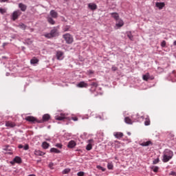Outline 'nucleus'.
Masks as SVG:
<instances>
[{
  "mask_svg": "<svg viewBox=\"0 0 176 176\" xmlns=\"http://www.w3.org/2000/svg\"><path fill=\"white\" fill-rule=\"evenodd\" d=\"M60 35V32H58V26L54 27L49 33L44 34L45 38L47 39H52V38H56Z\"/></svg>",
  "mask_w": 176,
  "mask_h": 176,
  "instance_id": "nucleus-1",
  "label": "nucleus"
},
{
  "mask_svg": "<svg viewBox=\"0 0 176 176\" xmlns=\"http://www.w3.org/2000/svg\"><path fill=\"white\" fill-rule=\"evenodd\" d=\"M173 156H174V153H173L171 150L166 149L164 151L162 162L164 163H167V162H170V160L173 159Z\"/></svg>",
  "mask_w": 176,
  "mask_h": 176,
  "instance_id": "nucleus-2",
  "label": "nucleus"
},
{
  "mask_svg": "<svg viewBox=\"0 0 176 176\" xmlns=\"http://www.w3.org/2000/svg\"><path fill=\"white\" fill-rule=\"evenodd\" d=\"M20 16H21V11H20L19 10H15L12 12L11 15V20H12V21H16L17 19L20 17Z\"/></svg>",
  "mask_w": 176,
  "mask_h": 176,
  "instance_id": "nucleus-3",
  "label": "nucleus"
},
{
  "mask_svg": "<svg viewBox=\"0 0 176 176\" xmlns=\"http://www.w3.org/2000/svg\"><path fill=\"white\" fill-rule=\"evenodd\" d=\"M63 36L65 41H66V43H68V45H71V43L74 42V38H72V36H71V34L67 33L64 34Z\"/></svg>",
  "mask_w": 176,
  "mask_h": 176,
  "instance_id": "nucleus-4",
  "label": "nucleus"
},
{
  "mask_svg": "<svg viewBox=\"0 0 176 176\" xmlns=\"http://www.w3.org/2000/svg\"><path fill=\"white\" fill-rule=\"evenodd\" d=\"M25 120H27V122H30V123H38L39 122V120L36 119V118L34 116H28L25 117Z\"/></svg>",
  "mask_w": 176,
  "mask_h": 176,
  "instance_id": "nucleus-5",
  "label": "nucleus"
},
{
  "mask_svg": "<svg viewBox=\"0 0 176 176\" xmlns=\"http://www.w3.org/2000/svg\"><path fill=\"white\" fill-rule=\"evenodd\" d=\"M50 120V115L45 114L43 116V119L38 121V123H45V122H49Z\"/></svg>",
  "mask_w": 176,
  "mask_h": 176,
  "instance_id": "nucleus-6",
  "label": "nucleus"
},
{
  "mask_svg": "<svg viewBox=\"0 0 176 176\" xmlns=\"http://www.w3.org/2000/svg\"><path fill=\"white\" fill-rule=\"evenodd\" d=\"M56 56L57 60H64V52H63L62 51H57Z\"/></svg>",
  "mask_w": 176,
  "mask_h": 176,
  "instance_id": "nucleus-7",
  "label": "nucleus"
},
{
  "mask_svg": "<svg viewBox=\"0 0 176 176\" xmlns=\"http://www.w3.org/2000/svg\"><path fill=\"white\" fill-rule=\"evenodd\" d=\"M76 146V142L75 140H71L68 142L67 148L72 149V148H75Z\"/></svg>",
  "mask_w": 176,
  "mask_h": 176,
  "instance_id": "nucleus-8",
  "label": "nucleus"
},
{
  "mask_svg": "<svg viewBox=\"0 0 176 176\" xmlns=\"http://www.w3.org/2000/svg\"><path fill=\"white\" fill-rule=\"evenodd\" d=\"M89 84L86 83L85 81H81L78 84H77L76 87L80 88L87 87Z\"/></svg>",
  "mask_w": 176,
  "mask_h": 176,
  "instance_id": "nucleus-9",
  "label": "nucleus"
},
{
  "mask_svg": "<svg viewBox=\"0 0 176 176\" xmlns=\"http://www.w3.org/2000/svg\"><path fill=\"white\" fill-rule=\"evenodd\" d=\"M50 14L52 19H57V17H58V13L54 11V10H52L50 12Z\"/></svg>",
  "mask_w": 176,
  "mask_h": 176,
  "instance_id": "nucleus-10",
  "label": "nucleus"
},
{
  "mask_svg": "<svg viewBox=\"0 0 176 176\" xmlns=\"http://www.w3.org/2000/svg\"><path fill=\"white\" fill-rule=\"evenodd\" d=\"M19 8L21 12H25V10H27V6L23 3H19Z\"/></svg>",
  "mask_w": 176,
  "mask_h": 176,
  "instance_id": "nucleus-11",
  "label": "nucleus"
},
{
  "mask_svg": "<svg viewBox=\"0 0 176 176\" xmlns=\"http://www.w3.org/2000/svg\"><path fill=\"white\" fill-rule=\"evenodd\" d=\"M88 8L91 10H96L97 9V4H96L94 3H89L88 4Z\"/></svg>",
  "mask_w": 176,
  "mask_h": 176,
  "instance_id": "nucleus-12",
  "label": "nucleus"
},
{
  "mask_svg": "<svg viewBox=\"0 0 176 176\" xmlns=\"http://www.w3.org/2000/svg\"><path fill=\"white\" fill-rule=\"evenodd\" d=\"M6 126L10 127V128L16 127V124L10 121H7L6 122Z\"/></svg>",
  "mask_w": 176,
  "mask_h": 176,
  "instance_id": "nucleus-13",
  "label": "nucleus"
},
{
  "mask_svg": "<svg viewBox=\"0 0 176 176\" xmlns=\"http://www.w3.org/2000/svg\"><path fill=\"white\" fill-rule=\"evenodd\" d=\"M114 137H116V138H118V140H120V138H122V137H123V133L122 132H116L113 133Z\"/></svg>",
  "mask_w": 176,
  "mask_h": 176,
  "instance_id": "nucleus-14",
  "label": "nucleus"
},
{
  "mask_svg": "<svg viewBox=\"0 0 176 176\" xmlns=\"http://www.w3.org/2000/svg\"><path fill=\"white\" fill-rule=\"evenodd\" d=\"M165 6H166V4L164 3H162V2H160V3L157 2L155 3V6L157 8H158V9H160V10H162V9H163V7Z\"/></svg>",
  "mask_w": 176,
  "mask_h": 176,
  "instance_id": "nucleus-15",
  "label": "nucleus"
},
{
  "mask_svg": "<svg viewBox=\"0 0 176 176\" xmlns=\"http://www.w3.org/2000/svg\"><path fill=\"white\" fill-rule=\"evenodd\" d=\"M47 20L48 23L50 24H51L52 25H54L56 24V21L54 20H53V18L51 16H48L47 18Z\"/></svg>",
  "mask_w": 176,
  "mask_h": 176,
  "instance_id": "nucleus-16",
  "label": "nucleus"
},
{
  "mask_svg": "<svg viewBox=\"0 0 176 176\" xmlns=\"http://www.w3.org/2000/svg\"><path fill=\"white\" fill-rule=\"evenodd\" d=\"M116 25V27H118L119 28H120V27H123V25H124V23L123 22V20L118 19V21Z\"/></svg>",
  "mask_w": 176,
  "mask_h": 176,
  "instance_id": "nucleus-17",
  "label": "nucleus"
},
{
  "mask_svg": "<svg viewBox=\"0 0 176 176\" xmlns=\"http://www.w3.org/2000/svg\"><path fill=\"white\" fill-rule=\"evenodd\" d=\"M111 16L113 19H115V20H119V14H118V12H112L111 13Z\"/></svg>",
  "mask_w": 176,
  "mask_h": 176,
  "instance_id": "nucleus-18",
  "label": "nucleus"
},
{
  "mask_svg": "<svg viewBox=\"0 0 176 176\" xmlns=\"http://www.w3.org/2000/svg\"><path fill=\"white\" fill-rule=\"evenodd\" d=\"M50 152H51V153H61V151L56 148H52Z\"/></svg>",
  "mask_w": 176,
  "mask_h": 176,
  "instance_id": "nucleus-19",
  "label": "nucleus"
},
{
  "mask_svg": "<svg viewBox=\"0 0 176 176\" xmlns=\"http://www.w3.org/2000/svg\"><path fill=\"white\" fill-rule=\"evenodd\" d=\"M124 122L126 124H133V120H131L129 117H126L124 118Z\"/></svg>",
  "mask_w": 176,
  "mask_h": 176,
  "instance_id": "nucleus-20",
  "label": "nucleus"
},
{
  "mask_svg": "<svg viewBox=\"0 0 176 176\" xmlns=\"http://www.w3.org/2000/svg\"><path fill=\"white\" fill-rule=\"evenodd\" d=\"M152 142L151 141H147V142H144L142 144H140L141 146H149V145H151Z\"/></svg>",
  "mask_w": 176,
  "mask_h": 176,
  "instance_id": "nucleus-21",
  "label": "nucleus"
},
{
  "mask_svg": "<svg viewBox=\"0 0 176 176\" xmlns=\"http://www.w3.org/2000/svg\"><path fill=\"white\" fill-rule=\"evenodd\" d=\"M34 153L37 156H43V155H45V153L41 151L40 150H35Z\"/></svg>",
  "mask_w": 176,
  "mask_h": 176,
  "instance_id": "nucleus-22",
  "label": "nucleus"
},
{
  "mask_svg": "<svg viewBox=\"0 0 176 176\" xmlns=\"http://www.w3.org/2000/svg\"><path fill=\"white\" fill-rule=\"evenodd\" d=\"M14 163H18L20 164L21 163L22 160H21V157L16 156L14 158Z\"/></svg>",
  "mask_w": 176,
  "mask_h": 176,
  "instance_id": "nucleus-23",
  "label": "nucleus"
},
{
  "mask_svg": "<svg viewBox=\"0 0 176 176\" xmlns=\"http://www.w3.org/2000/svg\"><path fill=\"white\" fill-rule=\"evenodd\" d=\"M38 63H39V60L35 57L30 60L31 64H38Z\"/></svg>",
  "mask_w": 176,
  "mask_h": 176,
  "instance_id": "nucleus-24",
  "label": "nucleus"
},
{
  "mask_svg": "<svg viewBox=\"0 0 176 176\" xmlns=\"http://www.w3.org/2000/svg\"><path fill=\"white\" fill-rule=\"evenodd\" d=\"M142 78L143 80L148 82L149 80V73H146V74L143 75Z\"/></svg>",
  "mask_w": 176,
  "mask_h": 176,
  "instance_id": "nucleus-25",
  "label": "nucleus"
},
{
  "mask_svg": "<svg viewBox=\"0 0 176 176\" xmlns=\"http://www.w3.org/2000/svg\"><path fill=\"white\" fill-rule=\"evenodd\" d=\"M50 146V144H49V143L46 142H43L42 144V147L43 148V149H47V148H49Z\"/></svg>",
  "mask_w": 176,
  "mask_h": 176,
  "instance_id": "nucleus-26",
  "label": "nucleus"
},
{
  "mask_svg": "<svg viewBox=\"0 0 176 176\" xmlns=\"http://www.w3.org/2000/svg\"><path fill=\"white\" fill-rule=\"evenodd\" d=\"M88 86H91V87H98V83L97 82H91V84H88Z\"/></svg>",
  "mask_w": 176,
  "mask_h": 176,
  "instance_id": "nucleus-27",
  "label": "nucleus"
},
{
  "mask_svg": "<svg viewBox=\"0 0 176 176\" xmlns=\"http://www.w3.org/2000/svg\"><path fill=\"white\" fill-rule=\"evenodd\" d=\"M86 149L87 151H91V149H93V146L91 144L89 143L86 146Z\"/></svg>",
  "mask_w": 176,
  "mask_h": 176,
  "instance_id": "nucleus-28",
  "label": "nucleus"
},
{
  "mask_svg": "<svg viewBox=\"0 0 176 176\" xmlns=\"http://www.w3.org/2000/svg\"><path fill=\"white\" fill-rule=\"evenodd\" d=\"M69 28H71V26H69V25H66V26H65L64 28H63V31H64V32H68V31H69Z\"/></svg>",
  "mask_w": 176,
  "mask_h": 176,
  "instance_id": "nucleus-29",
  "label": "nucleus"
},
{
  "mask_svg": "<svg viewBox=\"0 0 176 176\" xmlns=\"http://www.w3.org/2000/svg\"><path fill=\"white\" fill-rule=\"evenodd\" d=\"M149 124H151V120L149 118H146V120L144 121V125L149 126Z\"/></svg>",
  "mask_w": 176,
  "mask_h": 176,
  "instance_id": "nucleus-30",
  "label": "nucleus"
},
{
  "mask_svg": "<svg viewBox=\"0 0 176 176\" xmlns=\"http://www.w3.org/2000/svg\"><path fill=\"white\" fill-rule=\"evenodd\" d=\"M107 168L109 170H113V164L112 163H108L107 164Z\"/></svg>",
  "mask_w": 176,
  "mask_h": 176,
  "instance_id": "nucleus-31",
  "label": "nucleus"
},
{
  "mask_svg": "<svg viewBox=\"0 0 176 176\" xmlns=\"http://www.w3.org/2000/svg\"><path fill=\"white\" fill-rule=\"evenodd\" d=\"M71 169L69 168H65V170H63L62 174H68L70 173Z\"/></svg>",
  "mask_w": 176,
  "mask_h": 176,
  "instance_id": "nucleus-32",
  "label": "nucleus"
},
{
  "mask_svg": "<svg viewBox=\"0 0 176 176\" xmlns=\"http://www.w3.org/2000/svg\"><path fill=\"white\" fill-rule=\"evenodd\" d=\"M19 28L22 30H25L27 28V25H25L24 23H21L19 24Z\"/></svg>",
  "mask_w": 176,
  "mask_h": 176,
  "instance_id": "nucleus-33",
  "label": "nucleus"
},
{
  "mask_svg": "<svg viewBox=\"0 0 176 176\" xmlns=\"http://www.w3.org/2000/svg\"><path fill=\"white\" fill-rule=\"evenodd\" d=\"M151 168H152L153 171H154V173H157V171H159L158 166H153Z\"/></svg>",
  "mask_w": 176,
  "mask_h": 176,
  "instance_id": "nucleus-34",
  "label": "nucleus"
},
{
  "mask_svg": "<svg viewBox=\"0 0 176 176\" xmlns=\"http://www.w3.org/2000/svg\"><path fill=\"white\" fill-rule=\"evenodd\" d=\"M96 168H98V170H101L102 171H105V168H103L102 166H100V165H98L96 166Z\"/></svg>",
  "mask_w": 176,
  "mask_h": 176,
  "instance_id": "nucleus-35",
  "label": "nucleus"
},
{
  "mask_svg": "<svg viewBox=\"0 0 176 176\" xmlns=\"http://www.w3.org/2000/svg\"><path fill=\"white\" fill-rule=\"evenodd\" d=\"M0 13L1 14H5V13H6V9L0 8Z\"/></svg>",
  "mask_w": 176,
  "mask_h": 176,
  "instance_id": "nucleus-36",
  "label": "nucleus"
},
{
  "mask_svg": "<svg viewBox=\"0 0 176 176\" xmlns=\"http://www.w3.org/2000/svg\"><path fill=\"white\" fill-rule=\"evenodd\" d=\"M133 120H137V119H138V113H137L136 115H133L131 116Z\"/></svg>",
  "mask_w": 176,
  "mask_h": 176,
  "instance_id": "nucleus-37",
  "label": "nucleus"
},
{
  "mask_svg": "<svg viewBox=\"0 0 176 176\" xmlns=\"http://www.w3.org/2000/svg\"><path fill=\"white\" fill-rule=\"evenodd\" d=\"M56 120H64L65 119V117L64 116H58L56 118Z\"/></svg>",
  "mask_w": 176,
  "mask_h": 176,
  "instance_id": "nucleus-38",
  "label": "nucleus"
},
{
  "mask_svg": "<svg viewBox=\"0 0 176 176\" xmlns=\"http://www.w3.org/2000/svg\"><path fill=\"white\" fill-rule=\"evenodd\" d=\"M159 162H160V160H159V158L155 159L153 161V164H157V163H159Z\"/></svg>",
  "mask_w": 176,
  "mask_h": 176,
  "instance_id": "nucleus-39",
  "label": "nucleus"
},
{
  "mask_svg": "<svg viewBox=\"0 0 176 176\" xmlns=\"http://www.w3.org/2000/svg\"><path fill=\"white\" fill-rule=\"evenodd\" d=\"M127 36H128V38H129L131 41H133V34H131V33H129V34H127Z\"/></svg>",
  "mask_w": 176,
  "mask_h": 176,
  "instance_id": "nucleus-40",
  "label": "nucleus"
},
{
  "mask_svg": "<svg viewBox=\"0 0 176 176\" xmlns=\"http://www.w3.org/2000/svg\"><path fill=\"white\" fill-rule=\"evenodd\" d=\"M166 41H164V40L162 41L161 43L162 47H166Z\"/></svg>",
  "mask_w": 176,
  "mask_h": 176,
  "instance_id": "nucleus-41",
  "label": "nucleus"
},
{
  "mask_svg": "<svg viewBox=\"0 0 176 176\" xmlns=\"http://www.w3.org/2000/svg\"><path fill=\"white\" fill-rule=\"evenodd\" d=\"M55 146H56V148H59L60 149H61L63 148V144L58 143L55 145Z\"/></svg>",
  "mask_w": 176,
  "mask_h": 176,
  "instance_id": "nucleus-42",
  "label": "nucleus"
},
{
  "mask_svg": "<svg viewBox=\"0 0 176 176\" xmlns=\"http://www.w3.org/2000/svg\"><path fill=\"white\" fill-rule=\"evenodd\" d=\"M24 151H28L30 149V146L28 144H25V146H23Z\"/></svg>",
  "mask_w": 176,
  "mask_h": 176,
  "instance_id": "nucleus-43",
  "label": "nucleus"
},
{
  "mask_svg": "<svg viewBox=\"0 0 176 176\" xmlns=\"http://www.w3.org/2000/svg\"><path fill=\"white\" fill-rule=\"evenodd\" d=\"M78 176H84L85 175V172L80 171L77 173Z\"/></svg>",
  "mask_w": 176,
  "mask_h": 176,
  "instance_id": "nucleus-44",
  "label": "nucleus"
},
{
  "mask_svg": "<svg viewBox=\"0 0 176 176\" xmlns=\"http://www.w3.org/2000/svg\"><path fill=\"white\" fill-rule=\"evenodd\" d=\"M155 79V76H151L148 73V80H153Z\"/></svg>",
  "mask_w": 176,
  "mask_h": 176,
  "instance_id": "nucleus-45",
  "label": "nucleus"
},
{
  "mask_svg": "<svg viewBox=\"0 0 176 176\" xmlns=\"http://www.w3.org/2000/svg\"><path fill=\"white\" fill-rule=\"evenodd\" d=\"M111 69H112V71H113L115 72V71H118V67H116V66H113L111 67Z\"/></svg>",
  "mask_w": 176,
  "mask_h": 176,
  "instance_id": "nucleus-46",
  "label": "nucleus"
},
{
  "mask_svg": "<svg viewBox=\"0 0 176 176\" xmlns=\"http://www.w3.org/2000/svg\"><path fill=\"white\" fill-rule=\"evenodd\" d=\"M87 72L89 74V75H93V74H94V71L93 70H88Z\"/></svg>",
  "mask_w": 176,
  "mask_h": 176,
  "instance_id": "nucleus-47",
  "label": "nucleus"
},
{
  "mask_svg": "<svg viewBox=\"0 0 176 176\" xmlns=\"http://www.w3.org/2000/svg\"><path fill=\"white\" fill-rule=\"evenodd\" d=\"M72 120H74V122H78V117H72Z\"/></svg>",
  "mask_w": 176,
  "mask_h": 176,
  "instance_id": "nucleus-48",
  "label": "nucleus"
},
{
  "mask_svg": "<svg viewBox=\"0 0 176 176\" xmlns=\"http://www.w3.org/2000/svg\"><path fill=\"white\" fill-rule=\"evenodd\" d=\"M169 175H176V173L174 172V171H171L170 173H169Z\"/></svg>",
  "mask_w": 176,
  "mask_h": 176,
  "instance_id": "nucleus-49",
  "label": "nucleus"
},
{
  "mask_svg": "<svg viewBox=\"0 0 176 176\" xmlns=\"http://www.w3.org/2000/svg\"><path fill=\"white\" fill-rule=\"evenodd\" d=\"M18 148H19V149H22V148H24V146H23L22 144H19L18 146Z\"/></svg>",
  "mask_w": 176,
  "mask_h": 176,
  "instance_id": "nucleus-50",
  "label": "nucleus"
},
{
  "mask_svg": "<svg viewBox=\"0 0 176 176\" xmlns=\"http://www.w3.org/2000/svg\"><path fill=\"white\" fill-rule=\"evenodd\" d=\"M170 138H174V134H169Z\"/></svg>",
  "mask_w": 176,
  "mask_h": 176,
  "instance_id": "nucleus-51",
  "label": "nucleus"
},
{
  "mask_svg": "<svg viewBox=\"0 0 176 176\" xmlns=\"http://www.w3.org/2000/svg\"><path fill=\"white\" fill-rule=\"evenodd\" d=\"M93 141H94L93 139H90L88 140V142L90 144V143L93 142Z\"/></svg>",
  "mask_w": 176,
  "mask_h": 176,
  "instance_id": "nucleus-52",
  "label": "nucleus"
},
{
  "mask_svg": "<svg viewBox=\"0 0 176 176\" xmlns=\"http://www.w3.org/2000/svg\"><path fill=\"white\" fill-rule=\"evenodd\" d=\"M8 1H9V0H0V2H8Z\"/></svg>",
  "mask_w": 176,
  "mask_h": 176,
  "instance_id": "nucleus-53",
  "label": "nucleus"
},
{
  "mask_svg": "<svg viewBox=\"0 0 176 176\" xmlns=\"http://www.w3.org/2000/svg\"><path fill=\"white\" fill-rule=\"evenodd\" d=\"M6 45H8V43H3V47H5V46H6Z\"/></svg>",
  "mask_w": 176,
  "mask_h": 176,
  "instance_id": "nucleus-54",
  "label": "nucleus"
},
{
  "mask_svg": "<svg viewBox=\"0 0 176 176\" xmlns=\"http://www.w3.org/2000/svg\"><path fill=\"white\" fill-rule=\"evenodd\" d=\"M6 75V76H9L10 75V74L9 72H7Z\"/></svg>",
  "mask_w": 176,
  "mask_h": 176,
  "instance_id": "nucleus-55",
  "label": "nucleus"
},
{
  "mask_svg": "<svg viewBox=\"0 0 176 176\" xmlns=\"http://www.w3.org/2000/svg\"><path fill=\"white\" fill-rule=\"evenodd\" d=\"M173 46H176V41L173 42Z\"/></svg>",
  "mask_w": 176,
  "mask_h": 176,
  "instance_id": "nucleus-56",
  "label": "nucleus"
},
{
  "mask_svg": "<svg viewBox=\"0 0 176 176\" xmlns=\"http://www.w3.org/2000/svg\"><path fill=\"white\" fill-rule=\"evenodd\" d=\"M22 50H25V47H22Z\"/></svg>",
  "mask_w": 176,
  "mask_h": 176,
  "instance_id": "nucleus-57",
  "label": "nucleus"
},
{
  "mask_svg": "<svg viewBox=\"0 0 176 176\" xmlns=\"http://www.w3.org/2000/svg\"><path fill=\"white\" fill-rule=\"evenodd\" d=\"M8 148H9V146H7L6 148H4V151H8Z\"/></svg>",
  "mask_w": 176,
  "mask_h": 176,
  "instance_id": "nucleus-58",
  "label": "nucleus"
},
{
  "mask_svg": "<svg viewBox=\"0 0 176 176\" xmlns=\"http://www.w3.org/2000/svg\"><path fill=\"white\" fill-rule=\"evenodd\" d=\"M129 135H131V133L130 132H128Z\"/></svg>",
  "mask_w": 176,
  "mask_h": 176,
  "instance_id": "nucleus-59",
  "label": "nucleus"
},
{
  "mask_svg": "<svg viewBox=\"0 0 176 176\" xmlns=\"http://www.w3.org/2000/svg\"><path fill=\"white\" fill-rule=\"evenodd\" d=\"M2 58H6V56H3Z\"/></svg>",
  "mask_w": 176,
  "mask_h": 176,
  "instance_id": "nucleus-60",
  "label": "nucleus"
},
{
  "mask_svg": "<svg viewBox=\"0 0 176 176\" xmlns=\"http://www.w3.org/2000/svg\"><path fill=\"white\" fill-rule=\"evenodd\" d=\"M10 163H11V164H12L13 163V162H11Z\"/></svg>",
  "mask_w": 176,
  "mask_h": 176,
  "instance_id": "nucleus-61",
  "label": "nucleus"
},
{
  "mask_svg": "<svg viewBox=\"0 0 176 176\" xmlns=\"http://www.w3.org/2000/svg\"><path fill=\"white\" fill-rule=\"evenodd\" d=\"M175 176H176V175H175Z\"/></svg>",
  "mask_w": 176,
  "mask_h": 176,
  "instance_id": "nucleus-62",
  "label": "nucleus"
}]
</instances>
